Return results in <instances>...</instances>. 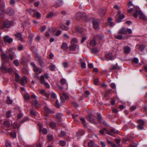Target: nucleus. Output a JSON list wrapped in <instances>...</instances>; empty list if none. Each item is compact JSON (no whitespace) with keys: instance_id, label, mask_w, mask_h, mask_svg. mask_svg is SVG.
<instances>
[{"instance_id":"obj_10","label":"nucleus","mask_w":147,"mask_h":147,"mask_svg":"<svg viewBox=\"0 0 147 147\" xmlns=\"http://www.w3.org/2000/svg\"><path fill=\"white\" fill-rule=\"evenodd\" d=\"M5 13L7 14L9 16H11L14 14L15 12L13 9L11 7H9L7 9Z\"/></svg>"},{"instance_id":"obj_34","label":"nucleus","mask_w":147,"mask_h":147,"mask_svg":"<svg viewBox=\"0 0 147 147\" xmlns=\"http://www.w3.org/2000/svg\"><path fill=\"white\" fill-rule=\"evenodd\" d=\"M111 18H109L107 21L108 24L111 27H112L113 26V23L111 22Z\"/></svg>"},{"instance_id":"obj_28","label":"nucleus","mask_w":147,"mask_h":147,"mask_svg":"<svg viewBox=\"0 0 147 147\" xmlns=\"http://www.w3.org/2000/svg\"><path fill=\"white\" fill-rule=\"evenodd\" d=\"M125 16L124 14H120L119 16V18L117 19V21L118 22H121V20L125 18Z\"/></svg>"},{"instance_id":"obj_14","label":"nucleus","mask_w":147,"mask_h":147,"mask_svg":"<svg viewBox=\"0 0 147 147\" xmlns=\"http://www.w3.org/2000/svg\"><path fill=\"white\" fill-rule=\"evenodd\" d=\"M2 59L3 60L2 62L4 63L5 62L8 61L9 59V57L8 56L5 54H3L1 55Z\"/></svg>"},{"instance_id":"obj_15","label":"nucleus","mask_w":147,"mask_h":147,"mask_svg":"<svg viewBox=\"0 0 147 147\" xmlns=\"http://www.w3.org/2000/svg\"><path fill=\"white\" fill-rule=\"evenodd\" d=\"M14 35L18 40H20L22 41H23V38L22 37V34L21 33H17L16 34H15Z\"/></svg>"},{"instance_id":"obj_38","label":"nucleus","mask_w":147,"mask_h":147,"mask_svg":"<svg viewBox=\"0 0 147 147\" xmlns=\"http://www.w3.org/2000/svg\"><path fill=\"white\" fill-rule=\"evenodd\" d=\"M99 51L97 48H94L92 49L91 50V52L93 54H95L96 53H98Z\"/></svg>"},{"instance_id":"obj_53","label":"nucleus","mask_w":147,"mask_h":147,"mask_svg":"<svg viewBox=\"0 0 147 147\" xmlns=\"http://www.w3.org/2000/svg\"><path fill=\"white\" fill-rule=\"evenodd\" d=\"M112 90L111 89H109L107 91H106L104 94L105 97H106L108 95V94L111 92Z\"/></svg>"},{"instance_id":"obj_42","label":"nucleus","mask_w":147,"mask_h":147,"mask_svg":"<svg viewBox=\"0 0 147 147\" xmlns=\"http://www.w3.org/2000/svg\"><path fill=\"white\" fill-rule=\"evenodd\" d=\"M23 96L24 99L26 100H28L30 99V96L27 93H25L23 95Z\"/></svg>"},{"instance_id":"obj_4","label":"nucleus","mask_w":147,"mask_h":147,"mask_svg":"<svg viewBox=\"0 0 147 147\" xmlns=\"http://www.w3.org/2000/svg\"><path fill=\"white\" fill-rule=\"evenodd\" d=\"M92 19V23L93 27L95 30H97L99 28V24L100 21L98 19H96L94 18H93Z\"/></svg>"},{"instance_id":"obj_32","label":"nucleus","mask_w":147,"mask_h":147,"mask_svg":"<svg viewBox=\"0 0 147 147\" xmlns=\"http://www.w3.org/2000/svg\"><path fill=\"white\" fill-rule=\"evenodd\" d=\"M77 47V45H71L69 47V49L70 51H74Z\"/></svg>"},{"instance_id":"obj_17","label":"nucleus","mask_w":147,"mask_h":147,"mask_svg":"<svg viewBox=\"0 0 147 147\" xmlns=\"http://www.w3.org/2000/svg\"><path fill=\"white\" fill-rule=\"evenodd\" d=\"M38 125L40 127V130L42 131L43 134H44L46 135L47 134V129L46 128H43L42 129V127L41 124L40 123H38Z\"/></svg>"},{"instance_id":"obj_40","label":"nucleus","mask_w":147,"mask_h":147,"mask_svg":"<svg viewBox=\"0 0 147 147\" xmlns=\"http://www.w3.org/2000/svg\"><path fill=\"white\" fill-rule=\"evenodd\" d=\"M44 110L48 113H53V112L51 111V109L47 107H45Z\"/></svg>"},{"instance_id":"obj_12","label":"nucleus","mask_w":147,"mask_h":147,"mask_svg":"<svg viewBox=\"0 0 147 147\" xmlns=\"http://www.w3.org/2000/svg\"><path fill=\"white\" fill-rule=\"evenodd\" d=\"M32 98L34 99L32 101V105H34L35 107H38V102L37 100L36 96L35 95H32L31 96Z\"/></svg>"},{"instance_id":"obj_58","label":"nucleus","mask_w":147,"mask_h":147,"mask_svg":"<svg viewBox=\"0 0 147 147\" xmlns=\"http://www.w3.org/2000/svg\"><path fill=\"white\" fill-rule=\"evenodd\" d=\"M48 139L50 140H52L53 139V135L51 134L48 135Z\"/></svg>"},{"instance_id":"obj_33","label":"nucleus","mask_w":147,"mask_h":147,"mask_svg":"<svg viewBox=\"0 0 147 147\" xmlns=\"http://www.w3.org/2000/svg\"><path fill=\"white\" fill-rule=\"evenodd\" d=\"M84 143H86L88 144V146L89 147H94V143L92 141H90L89 142H88L87 141L84 142Z\"/></svg>"},{"instance_id":"obj_44","label":"nucleus","mask_w":147,"mask_h":147,"mask_svg":"<svg viewBox=\"0 0 147 147\" xmlns=\"http://www.w3.org/2000/svg\"><path fill=\"white\" fill-rule=\"evenodd\" d=\"M96 41L94 40H91L90 42V45L92 46H94L96 45Z\"/></svg>"},{"instance_id":"obj_48","label":"nucleus","mask_w":147,"mask_h":147,"mask_svg":"<svg viewBox=\"0 0 147 147\" xmlns=\"http://www.w3.org/2000/svg\"><path fill=\"white\" fill-rule=\"evenodd\" d=\"M51 127L52 128H54L56 127V124L53 122H51L50 123Z\"/></svg>"},{"instance_id":"obj_63","label":"nucleus","mask_w":147,"mask_h":147,"mask_svg":"<svg viewBox=\"0 0 147 147\" xmlns=\"http://www.w3.org/2000/svg\"><path fill=\"white\" fill-rule=\"evenodd\" d=\"M97 115L98 117L97 119L98 121H100L102 119L101 115L98 113H97Z\"/></svg>"},{"instance_id":"obj_60","label":"nucleus","mask_w":147,"mask_h":147,"mask_svg":"<svg viewBox=\"0 0 147 147\" xmlns=\"http://www.w3.org/2000/svg\"><path fill=\"white\" fill-rule=\"evenodd\" d=\"M7 98V103L9 104H11L12 102V101L10 99L9 97L8 96Z\"/></svg>"},{"instance_id":"obj_13","label":"nucleus","mask_w":147,"mask_h":147,"mask_svg":"<svg viewBox=\"0 0 147 147\" xmlns=\"http://www.w3.org/2000/svg\"><path fill=\"white\" fill-rule=\"evenodd\" d=\"M27 11L29 12H31V11H34L35 12L34 13V16L38 18H39L40 16V13L36 11L33 9H29V10H27Z\"/></svg>"},{"instance_id":"obj_54","label":"nucleus","mask_w":147,"mask_h":147,"mask_svg":"<svg viewBox=\"0 0 147 147\" xmlns=\"http://www.w3.org/2000/svg\"><path fill=\"white\" fill-rule=\"evenodd\" d=\"M61 96L66 100H67L69 98L68 96L65 93H63L62 95Z\"/></svg>"},{"instance_id":"obj_30","label":"nucleus","mask_w":147,"mask_h":147,"mask_svg":"<svg viewBox=\"0 0 147 147\" xmlns=\"http://www.w3.org/2000/svg\"><path fill=\"white\" fill-rule=\"evenodd\" d=\"M3 125L5 127H8L10 126V123L8 121H5L3 123Z\"/></svg>"},{"instance_id":"obj_52","label":"nucleus","mask_w":147,"mask_h":147,"mask_svg":"<svg viewBox=\"0 0 147 147\" xmlns=\"http://www.w3.org/2000/svg\"><path fill=\"white\" fill-rule=\"evenodd\" d=\"M71 116H72V117L73 119H74L75 120L77 121V118L78 116V115L76 114L74 115V114H72Z\"/></svg>"},{"instance_id":"obj_18","label":"nucleus","mask_w":147,"mask_h":147,"mask_svg":"<svg viewBox=\"0 0 147 147\" xmlns=\"http://www.w3.org/2000/svg\"><path fill=\"white\" fill-rule=\"evenodd\" d=\"M39 92L40 94L42 95L45 96L47 98H48L49 96V94L46 92L45 90L44 89L39 90Z\"/></svg>"},{"instance_id":"obj_59","label":"nucleus","mask_w":147,"mask_h":147,"mask_svg":"<svg viewBox=\"0 0 147 147\" xmlns=\"http://www.w3.org/2000/svg\"><path fill=\"white\" fill-rule=\"evenodd\" d=\"M80 120L82 122V123L84 125H86V123L85 119L83 118H81L80 119Z\"/></svg>"},{"instance_id":"obj_25","label":"nucleus","mask_w":147,"mask_h":147,"mask_svg":"<svg viewBox=\"0 0 147 147\" xmlns=\"http://www.w3.org/2000/svg\"><path fill=\"white\" fill-rule=\"evenodd\" d=\"M103 35L102 34H98L96 35L94 37L96 40H101L103 38Z\"/></svg>"},{"instance_id":"obj_26","label":"nucleus","mask_w":147,"mask_h":147,"mask_svg":"<svg viewBox=\"0 0 147 147\" xmlns=\"http://www.w3.org/2000/svg\"><path fill=\"white\" fill-rule=\"evenodd\" d=\"M83 31V29L80 26L76 27L75 30V31L77 33H81Z\"/></svg>"},{"instance_id":"obj_1","label":"nucleus","mask_w":147,"mask_h":147,"mask_svg":"<svg viewBox=\"0 0 147 147\" xmlns=\"http://www.w3.org/2000/svg\"><path fill=\"white\" fill-rule=\"evenodd\" d=\"M127 34V31L125 28H123L119 30L118 33V35H116L115 37L118 39H125L127 38V36L123 37V35H126Z\"/></svg>"},{"instance_id":"obj_20","label":"nucleus","mask_w":147,"mask_h":147,"mask_svg":"<svg viewBox=\"0 0 147 147\" xmlns=\"http://www.w3.org/2000/svg\"><path fill=\"white\" fill-rule=\"evenodd\" d=\"M10 26V23L9 21L8 20L5 21L3 24V27H8Z\"/></svg>"},{"instance_id":"obj_8","label":"nucleus","mask_w":147,"mask_h":147,"mask_svg":"<svg viewBox=\"0 0 147 147\" xmlns=\"http://www.w3.org/2000/svg\"><path fill=\"white\" fill-rule=\"evenodd\" d=\"M60 99L61 102L60 104L59 103L58 100H56L55 103V106L57 108H59L65 102V98L61 96H60Z\"/></svg>"},{"instance_id":"obj_11","label":"nucleus","mask_w":147,"mask_h":147,"mask_svg":"<svg viewBox=\"0 0 147 147\" xmlns=\"http://www.w3.org/2000/svg\"><path fill=\"white\" fill-rule=\"evenodd\" d=\"M3 40L5 43H11L13 40L12 38L9 37L8 36H5L3 38Z\"/></svg>"},{"instance_id":"obj_64","label":"nucleus","mask_w":147,"mask_h":147,"mask_svg":"<svg viewBox=\"0 0 147 147\" xmlns=\"http://www.w3.org/2000/svg\"><path fill=\"white\" fill-rule=\"evenodd\" d=\"M23 46L22 45H20L18 47V50L19 51H21L23 49Z\"/></svg>"},{"instance_id":"obj_37","label":"nucleus","mask_w":147,"mask_h":147,"mask_svg":"<svg viewBox=\"0 0 147 147\" xmlns=\"http://www.w3.org/2000/svg\"><path fill=\"white\" fill-rule=\"evenodd\" d=\"M84 131L82 130H80L77 132V134L79 136H82L84 135Z\"/></svg>"},{"instance_id":"obj_55","label":"nucleus","mask_w":147,"mask_h":147,"mask_svg":"<svg viewBox=\"0 0 147 147\" xmlns=\"http://www.w3.org/2000/svg\"><path fill=\"white\" fill-rule=\"evenodd\" d=\"M51 98H53L55 100L57 99V96L56 94L54 93H52L51 95Z\"/></svg>"},{"instance_id":"obj_24","label":"nucleus","mask_w":147,"mask_h":147,"mask_svg":"<svg viewBox=\"0 0 147 147\" xmlns=\"http://www.w3.org/2000/svg\"><path fill=\"white\" fill-rule=\"evenodd\" d=\"M123 50L125 53L129 54L130 51L131 49L129 47L126 46L124 47Z\"/></svg>"},{"instance_id":"obj_47","label":"nucleus","mask_w":147,"mask_h":147,"mask_svg":"<svg viewBox=\"0 0 147 147\" xmlns=\"http://www.w3.org/2000/svg\"><path fill=\"white\" fill-rule=\"evenodd\" d=\"M59 143L61 146H64L66 144V142L65 141L60 140Z\"/></svg>"},{"instance_id":"obj_56","label":"nucleus","mask_w":147,"mask_h":147,"mask_svg":"<svg viewBox=\"0 0 147 147\" xmlns=\"http://www.w3.org/2000/svg\"><path fill=\"white\" fill-rule=\"evenodd\" d=\"M139 61L138 59V58H134V59H133L132 60V62L135 63H138Z\"/></svg>"},{"instance_id":"obj_35","label":"nucleus","mask_w":147,"mask_h":147,"mask_svg":"<svg viewBox=\"0 0 147 147\" xmlns=\"http://www.w3.org/2000/svg\"><path fill=\"white\" fill-rule=\"evenodd\" d=\"M145 47V46L143 44H140L138 45V49L141 51H143Z\"/></svg>"},{"instance_id":"obj_41","label":"nucleus","mask_w":147,"mask_h":147,"mask_svg":"<svg viewBox=\"0 0 147 147\" xmlns=\"http://www.w3.org/2000/svg\"><path fill=\"white\" fill-rule=\"evenodd\" d=\"M15 76L16 77L15 80L16 81L18 82H20V76L19 74L17 73L15 74Z\"/></svg>"},{"instance_id":"obj_3","label":"nucleus","mask_w":147,"mask_h":147,"mask_svg":"<svg viewBox=\"0 0 147 147\" xmlns=\"http://www.w3.org/2000/svg\"><path fill=\"white\" fill-rule=\"evenodd\" d=\"M0 70L3 73L8 72L9 74H12L13 72V69L11 68L8 69L5 66L4 63L3 62L2 63V66L0 68Z\"/></svg>"},{"instance_id":"obj_49","label":"nucleus","mask_w":147,"mask_h":147,"mask_svg":"<svg viewBox=\"0 0 147 147\" xmlns=\"http://www.w3.org/2000/svg\"><path fill=\"white\" fill-rule=\"evenodd\" d=\"M9 134L11 137L13 138H16V134L15 132H11L9 133Z\"/></svg>"},{"instance_id":"obj_9","label":"nucleus","mask_w":147,"mask_h":147,"mask_svg":"<svg viewBox=\"0 0 147 147\" xmlns=\"http://www.w3.org/2000/svg\"><path fill=\"white\" fill-rule=\"evenodd\" d=\"M31 65L33 67V70L36 73H41L42 72V69L39 68H38L36 65L34 63L32 62L31 63Z\"/></svg>"},{"instance_id":"obj_21","label":"nucleus","mask_w":147,"mask_h":147,"mask_svg":"<svg viewBox=\"0 0 147 147\" xmlns=\"http://www.w3.org/2000/svg\"><path fill=\"white\" fill-rule=\"evenodd\" d=\"M26 79L27 78L25 76L21 78L20 82L22 86L24 85L26 83Z\"/></svg>"},{"instance_id":"obj_22","label":"nucleus","mask_w":147,"mask_h":147,"mask_svg":"<svg viewBox=\"0 0 147 147\" xmlns=\"http://www.w3.org/2000/svg\"><path fill=\"white\" fill-rule=\"evenodd\" d=\"M91 116H88L86 117V119L90 123L94 124H96V123L95 121V119H91Z\"/></svg>"},{"instance_id":"obj_27","label":"nucleus","mask_w":147,"mask_h":147,"mask_svg":"<svg viewBox=\"0 0 147 147\" xmlns=\"http://www.w3.org/2000/svg\"><path fill=\"white\" fill-rule=\"evenodd\" d=\"M59 27L63 30L65 31H67L69 29L68 27L65 26V25L63 24L60 25L59 26Z\"/></svg>"},{"instance_id":"obj_7","label":"nucleus","mask_w":147,"mask_h":147,"mask_svg":"<svg viewBox=\"0 0 147 147\" xmlns=\"http://www.w3.org/2000/svg\"><path fill=\"white\" fill-rule=\"evenodd\" d=\"M104 130H105V133L111 136H113L115 134H117L119 132V131H115V129H110L109 131H108L106 128H105Z\"/></svg>"},{"instance_id":"obj_50","label":"nucleus","mask_w":147,"mask_h":147,"mask_svg":"<svg viewBox=\"0 0 147 147\" xmlns=\"http://www.w3.org/2000/svg\"><path fill=\"white\" fill-rule=\"evenodd\" d=\"M80 59V61L81 62V67L83 68H85L86 67V64L85 63V62H81V61L82 59Z\"/></svg>"},{"instance_id":"obj_51","label":"nucleus","mask_w":147,"mask_h":147,"mask_svg":"<svg viewBox=\"0 0 147 147\" xmlns=\"http://www.w3.org/2000/svg\"><path fill=\"white\" fill-rule=\"evenodd\" d=\"M11 110H9L7 112L6 114V117L8 118L11 116Z\"/></svg>"},{"instance_id":"obj_43","label":"nucleus","mask_w":147,"mask_h":147,"mask_svg":"<svg viewBox=\"0 0 147 147\" xmlns=\"http://www.w3.org/2000/svg\"><path fill=\"white\" fill-rule=\"evenodd\" d=\"M5 144L6 147H12L11 143L8 140L6 141Z\"/></svg>"},{"instance_id":"obj_36","label":"nucleus","mask_w":147,"mask_h":147,"mask_svg":"<svg viewBox=\"0 0 147 147\" xmlns=\"http://www.w3.org/2000/svg\"><path fill=\"white\" fill-rule=\"evenodd\" d=\"M63 116L62 114L61 113H58L56 115L55 117L57 119H60Z\"/></svg>"},{"instance_id":"obj_57","label":"nucleus","mask_w":147,"mask_h":147,"mask_svg":"<svg viewBox=\"0 0 147 147\" xmlns=\"http://www.w3.org/2000/svg\"><path fill=\"white\" fill-rule=\"evenodd\" d=\"M105 128H103V129L102 130H100L99 131L100 133L103 135H105V130H104V129Z\"/></svg>"},{"instance_id":"obj_31","label":"nucleus","mask_w":147,"mask_h":147,"mask_svg":"<svg viewBox=\"0 0 147 147\" xmlns=\"http://www.w3.org/2000/svg\"><path fill=\"white\" fill-rule=\"evenodd\" d=\"M61 47L63 50H65L67 49L68 48V47L66 43H63L61 45Z\"/></svg>"},{"instance_id":"obj_5","label":"nucleus","mask_w":147,"mask_h":147,"mask_svg":"<svg viewBox=\"0 0 147 147\" xmlns=\"http://www.w3.org/2000/svg\"><path fill=\"white\" fill-rule=\"evenodd\" d=\"M40 83L42 85H43L46 88H49L50 86L49 84L46 82L44 80V77L42 75L40 76Z\"/></svg>"},{"instance_id":"obj_62","label":"nucleus","mask_w":147,"mask_h":147,"mask_svg":"<svg viewBox=\"0 0 147 147\" xmlns=\"http://www.w3.org/2000/svg\"><path fill=\"white\" fill-rule=\"evenodd\" d=\"M14 64L16 66H18L19 64V62L18 60L16 59L13 61Z\"/></svg>"},{"instance_id":"obj_46","label":"nucleus","mask_w":147,"mask_h":147,"mask_svg":"<svg viewBox=\"0 0 147 147\" xmlns=\"http://www.w3.org/2000/svg\"><path fill=\"white\" fill-rule=\"evenodd\" d=\"M50 70L51 71H55V70L56 67L55 65L52 64L50 66Z\"/></svg>"},{"instance_id":"obj_2","label":"nucleus","mask_w":147,"mask_h":147,"mask_svg":"<svg viewBox=\"0 0 147 147\" xmlns=\"http://www.w3.org/2000/svg\"><path fill=\"white\" fill-rule=\"evenodd\" d=\"M140 15V18L144 21L147 20V17H146L142 12L138 8L136 9L134 13H133V16L135 18H137L138 15Z\"/></svg>"},{"instance_id":"obj_16","label":"nucleus","mask_w":147,"mask_h":147,"mask_svg":"<svg viewBox=\"0 0 147 147\" xmlns=\"http://www.w3.org/2000/svg\"><path fill=\"white\" fill-rule=\"evenodd\" d=\"M78 18H83L86 16V13L84 12H79L76 14Z\"/></svg>"},{"instance_id":"obj_39","label":"nucleus","mask_w":147,"mask_h":147,"mask_svg":"<svg viewBox=\"0 0 147 147\" xmlns=\"http://www.w3.org/2000/svg\"><path fill=\"white\" fill-rule=\"evenodd\" d=\"M78 41L76 39L73 38L71 41V45L74 44V45H77L76 43Z\"/></svg>"},{"instance_id":"obj_29","label":"nucleus","mask_w":147,"mask_h":147,"mask_svg":"<svg viewBox=\"0 0 147 147\" xmlns=\"http://www.w3.org/2000/svg\"><path fill=\"white\" fill-rule=\"evenodd\" d=\"M62 4V2L60 1H57L56 2L55 6L56 8L61 6Z\"/></svg>"},{"instance_id":"obj_6","label":"nucleus","mask_w":147,"mask_h":147,"mask_svg":"<svg viewBox=\"0 0 147 147\" xmlns=\"http://www.w3.org/2000/svg\"><path fill=\"white\" fill-rule=\"evenodd\" d=\"M5 4L2 1L0 0V14L3 15L5 13Z\"/></svg>"},{"instance_id":"obj_45","label":"nucleus","mask_w":147,"mask_h":147,"mask_svg":"<svg viewBox=\"0 0 147 147\" xmlns=\"http://www.w3.org/2000/svg\"><path fill=\"white\" fill-rule=\"evenodd\" d=\"M30 113L32 117H35V115H36V113L33 109L31 110Z\"/></svg>"},{"instance_id":"obj_61","label":"nucleus","mask_w":147,"mask_h":147,"mask_svg":"<svg viewBox=\"0 0 147 147\" xmlns=\"http://www.w3.org/2000/svg\"><path fill=\"white\" fill-rule=\"evenodd\" d=\"M38 61L39 64L40 65V66H42V64H43V62L42 60L39 59L38 60Z\"/></svg>"},{"instance_id":"obj_19","label":"nucleus","mask_w":147,"mask_h":147,"mask_svg":"<svg viewBox=\"0 0 147 147\" xmlns=\"http://www.w3.org/2000/svg\"><path fill=\"white\" fill-rule=\"evenodd\" d=\"M106 59L108 60H113L114 59L112 56V53H109L106 55L105 56Z\"/></svg>"},{"instance_id":"obj_23","label":"nucleus","mask_w":147,"mask_h":147,"mask_svg":"<svg viewBox=\"0 0 147 147\" xmlns=\"http://www.w3.org/2000/svg\"><path fill=\"white\" fill-rule=\"evenodd\" d=\"M8 52H10L9 54V57L11 60H12L14 58V52L13 51H11L10 50H8Z\"/></svg>"}]
</instances>
